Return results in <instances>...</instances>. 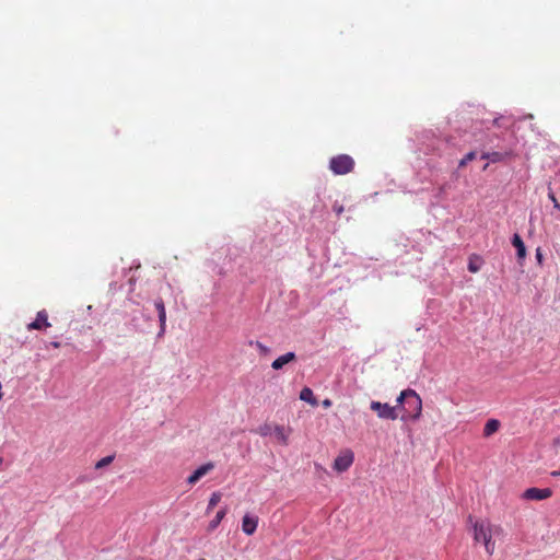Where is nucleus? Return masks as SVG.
Returning <instances> with one entry per match:
<instances>
[{"label": "nucleus", "instance_id": "f257e3e1", "mask_svg": "<svg viewBox=\"0 0 560 560\" xmlns=\"http://www.w3.org/2000/svg\"><path fill=\"white\" fill-rule=\"evenodd\" d=\"M474 539L485 545L488 555L494 552V542L492 541V528L488 521H477L472 525Z\"/></svg>", "mask_w": 560, "mask_h": 560}, {"label": "nucleus", "instance_id": "f03ea898", "mask_svg": "<svg viewBox=\"0 0 560 560\" xmlns=\"http://www.w3.org/2000/svg\"><path fill=\"white\" fill-rule=\"evenodd\" d=\"M402 411L404 413L400 417L402 421H417L420 419L422 400L416 390H410L406 404L402 405Z\"/></svg>", "mask_w": 560, "mask_h": 560}, {"label": "nucleus", "instance_id": "7ed1b4c3", "mask_svg": "<svg viewBox=\"0 0 560 560\" xmlns=\"http://www.w3.org/2000/svg\"><path fill=\"white\" fill-rule=\"evenodd\" d=\"M354 167L353 159L348 154H338L329 161V170L335 175H345L350 173Z\"/></svg>", "mask_w": 560, "mask_h": 560}, {"label": "nucleus", "instance_id": "20e7f679", "mask_svg": "<svg viewBox=\"0 0 560 560\" xmlns=\"http://www.w3.org/2000/svg\"><path fill=\"white\" fill-rule=\"evenodd\" d=\"M370 407L377 413V417L381 419L396 420L398 418L396 408L389 406L386 402L372 401Z\"/></svg>", "mask_w": 560, "mask_h": 560}, {"label": "nucleus", "instance_id": "39448f33", "mask_svg": "<svg viewBox=\"0 0 560 560\" xmlns=\"http://www.w3.org/2000/svg\"><path fill=\"white\" fill-rule=\"evenodd\" d=\"M353 453L351 451H346L335 458L332 468L338 472L347 471L353 464Z\"/></svg>", "mask_w": 560, "mask_h": 560}, {"label": "nucleus", "instance_id": "423d86ee", "mask_svg": "<svg viewBox=\"0 0 560 560\" xmlns=\"http://www.w3.org/2000/svg\"><path fill=\"white\" fill-rule=\"evenodd\" d=\"M551 494L552 491L549 488H528L523 492L522 498L525 500L541 501L550 498Z\"/></svg>", "mask_w": 560, "mask_h": 560}, {"label": "nucleus", "instance_id": "0eeeda50", "mask_svg": "<svg viewBox=\"0 0 560 560\" xmlns=\"http://www.w3.org/2000/svg\"><path fill=\"white\" fill-rule=\"evenodd\" d=\"M50 326L48 322V314L45 310L37 313L35 320L27 325L28 330H42Z\"/></svg>", "mask_w": 560, "mask_h": 560}, {"label": "nucleus", "instance_id": "6e6552de", "mask_svg": "<svg viewBox=\"0 0 560 560\" xmlns=\"http://www.w3.org/2000/svg\"><path fill=\"white\" fill-rule=\"evenodd\" d=\"M513 155V152L511 150H504V151H490V152H483L481 154L482 160H488L491 163H498L503 162L506 159L511 158Z\"/></svg>", "mask_w": 560, "mask_h": 560}, {"label": "nucleus", "instance_id": "1a4fd4ad", "mask_svg": "<svg viewBox=\"0 0 560 560\" xmlns=\"http://www.w3.org/2000/svg\"><path fill=\"white\" fill-rule=\"evenodd\" d=\"M154 306L158 311L159 323H160V330L158 332V337H162L164 335L165 328H166V311H165V305H164L163 300L156 299L154 301Z\"/></svg>", "mask_w": 560, "mask_h": 560}, {"label": "nucleus", "instance_id": "9d476101", "mask_svg": "<svg viewBox=\"0 0 560 560\" xmlns=\"http://www.w3.org/2000/svg\"><path fill=\"white\" fill-rule=\"evenodd\" d=\"M258 516L252 514H245L242 520V530L244 534L253 535L258 526Z\"/></svg>", "mask_w": 560, "mask_h": 560}, {"label": "nucleus", "instance_id": "9b49d317", "mask_svg": "<svg viewBox=\"0 0 560 560\" xmlns=\"http://www.w3.org/2000/svg\"><path fill=\"white\" fill-rule=\"evenodd\" d=\"M214 468V464L212 462L206 463L199 466L188 478L187 482L189 485H195L199 479L206 476Z\"/></svg>", "mask_w": 560, "mask_h": 560}, {"label": "nucleus", "instance_id": "f8f14e48", "mask_svg": "<svg viewBox=\"0 0 560 560\" xmlns=\"http://www.w3.org/2000/svg\"><path fill=\"white\" fill-rule=\"evenodd\" d=\"M296 359V354L293 351H289L280 357H278L276 360L272 361L271 368L276 371L281 370L285 364L294 361Z\"/></svg>", "mask_w": 560, "mask_h": 560}, {"label": "nucleus", "instance_id": "ddd939ff", "mask_svg": "<svg viewBox=\"0 0 560 560\" xmlns=\"http://www.w3.org/2000/svg\"><path fill=\"white\" fill-rule=\"evenodd\" d=\"M511 243L516 248L517 259L520 261L524 260L526 257V247L520 234L515 233L511 240Z\"/></svg>", "mask_w": 560, "mask_h": 560}, {"label": "nucleus", "instance_id": "4468645a", "mask_svg": "<svg viewBox=\"0 0 560 560\" xmlns=\"http://www.w3.org/2000/svg\"><path fill=\"white\" fill-rule=\"evenodd\" d=\"M500 428V421L497 419H489L483 428V435L486 438L491 436L493 433H495Z\"/></svg>", "mask_w": 560, "mask_h": 560}, {"label": "nucleus", "instance_id": "2eb2a0df", "mask_svg": "<svg viewBox=\"0 0 560 560\" xmlns=\"http://www.w3.org/2000/svg\"><path fill=\"white\" fill-rule=\"evenodd\" d=\"M300 399L311 404L312 406L317 405V399L315 398L314 393L310 387L302 388L300 392Z\"/></svg>", "mask_w": 560, "mask_h": 560}, {"label": "nucleus", "instance_id": "dca6fc26", "mask_svg": "<svg viewBox=\"0 0 560 560\" xmlns=\"http://www.w3.org/2000/svg\"><path fill=\"white\" fill-rule=\"evenodd\" d=\"M481 265H482V259L477 255H472L469 257L467 268L470 272L476 273L480 270Z\"/></svg>", "mask_w": 560, "mask_h": 560}, {"label": "nucleus", "instance_id": "f3484780", "mask_svg": "<svg viewBox=\"0 0 560 560\" xmlns=\"http://www.w3.org/2000/svg\"><path fill=\"white\" fill-rule=\"evenodd\" d=\"M226 512H228L226 508H223V509L219 510L217 512L214 518L209 523L208 529L209 530H214L219 526L221 521L224 518V516L226 515Z\"/></svg>", "mask_w": 560, "mask_h": 560}, {"label": "nucleus", "instance_id": "a211bd4d", "mask_svg": "<svg viewBox=\"0 0 560 560\" xmlns=\"http://www.w3.org/2000/svg\"><path fill=\"white\" fill-rule=\"evenodd\" d=\"M273 434L280 443H282L284 445L288 444V433H287L284 427L276 425L273 429Z\"/></svg>", "mask_w": 560, "mask_h": 560}, {"label": "nucleus", "instance_id": "6ab92c4d", "mask_svg": "<svg viewBox=\"0 0 560 560\" xmlns=\"http://www.w3.org/2000/svg\"><path fill=\"white\" fill-rule=\"evenodd\" d=\"M142 318V319H145V320H149L150 319V316L149 315H145L143 312H139L137 314H135L131 318V325L137 329V330H143V328L138 324L139 319Z\"/></svg>", "mask_w": 560, "mask_h": 560}, {"label": "nucleus", "instance_id": "aec40b11", "mask_svg": "<svg viewBox=\"0 0 560 560\" xmlns=\"http://www.w3.org/2000/svg\"><path fill=\"white\" fill-rule=\"evenodd\" d=\"M410 390H412L411 388H407L405 390H402L399 396L397 397L396 399V402H397V406L395 407L396 410L397 409H401L402 410V405L406 404L408 397H409V393Z\"/></svg>", "mask_w": 560, "mask_h": 560}, {"label": "nucleus", "instance_id": "412c9836", "mask_svg": "<svg viewBox=\"0 0 560 560\" xmlns=\"http://www.w3.org/2000/svg\"><path fill=\"white\" fill-rule=\"evenodd\" d=\"M220 500H221V493L213 492L208 502L207 513H209L211 510H213L214 506L220 502Z\"/></svg>", "mask_w": 560, "mask_h": 560}, {"label": "nucleus", "instance_id": "4be33fe9", "mask_svg": "<svg viewBox=\"0 0 560 560\" xmlns=\"http://www.w3.org/2000/svg\"><path fill=\"white\" fill-rule=\"evenodd\" d=\"M114 458H115V455H108V456L101 458L98 462H96L95 469H101V468L108 466L109 464L113 463Z\"/></svg>", "mask_w": 560, "mask_h": 560}, {"label": "nucleus", "instance_id": "5701e85b", "mask_svg": "<svg viewBox=\"0 0 560 560\" xmlns=\"http://www.w3.org/2000/svg\"><path fill=\"white\" fill-rule=\"evenodd\" d=\"M255 348L258 350L259 354L262 357H267L271 353V349L258 340L255 341Z\"/></svg>", "mask_w": 560, "mask_h": 560}, {"label": "nucleus", "instance_id": "b1692460", "mask_svg": "<svg viewBox=\"0 0 560 560\" xmlns=\"http://www.w3.org/2000/svg\"><path fill=\"white\" fill-rule=\"evenodd\" d=\"M477 156V153L475 151H470L468 152L467 154H465V156L459 161V167H463L465 165H467L470 161H472L474 159H476Z\"/></svg>", "mask_w": 560, "mask_h": 560}, {"label": "nucleus", "instance_id": "393cba45", "mask_svg": "<svg viewBox=\"0 0 560 560\" xmlns=\"http://www.w3.org/2000/svg\"><path fill=\"white\" fill-rule=\"evenodd\" d=\"M271 433H273V431L269 424H264L259 428V434L261 436H267L270 435Z\"/></svg>", "mask_w": 560, "mask_h": 560}, {"label": "nucleus", "instance_id": "a878e982", "mask_svg": "<svg viewBox=\"0 0 560 560\" xmlns=\"http://www.w3.org/2000/svg\"><path fill=\"white\" fill-rule=\"evenodd\" d=\"M548 197L552 201L553 207L560 211V203L558 202L555 194L552 191H549Z\"/></svg>", "mask_w": 560, "mask_h": 560}, {"label": "nucleus", "instance_id": "bb28decb", "mask_svg": "<svg viewBox=\"0 0 560 560\" xmlns=\"http://www.w3.org/2000/svg\"><path fill=\"white\" fill-rule=\"evenodd\" d=\"M535 256H536V259H537L538 264H539V265H541V264H542L544 256H542V253H541L540 248H537V249H536V254H535Z\"/></svg>", "mask_w": 560, "mask_h": 560}, {"label": "nucleus", "instance_id": "cd10ccee", "mask_svg": "<svg viewBox=\"0 0 560 560\" xmlns=\"http://www.w3.org/2000/svg\"><path fill=\"white\" fill-rule=\"evenodd\" d=\"M334 211L337 213V215H340L343 212V206L340 205H334L332 207Z\"/></svg>", "mask_w": 560, "mask_h": 560}, {"label": "nucleus", "instance_id": "c85d7f7f", "mask_svg": "<svg viewBox=\"0 0 560 560\" xmlns=\"http://www.w3.org/2000/svg\"><path fill=\"white\" fill-rule=\"evenodd\" d=\"M322 405H323V407H325V408H329V407L332 405V402H331V400H330V399H328V398H327V399H324V400L322 401Z\"/></svg>", "mask_w": 560, "mask_h": 560}, {"label": "nucleus", "instance_id": "c756f323", "mask_svg": "<svg viewBox=\"0 0 560 560\" xmlns=\"http://www.w3.org/2000/svg\"><path fill=\"white\" fill-rule=\"evenodd\" d=\"M552 477H560V470H553L550 474Z\"/></svg>", "mask_w": 560, "mask_h": 560}, {"label": "nucleus", "instance_id": "7c9ffc66", "mask_svg": "<svg viewBox=\"0 0 560 560\" xmlns=\"http://www.w3.org/2000/svg\"><path fill=\"white\" fill-rule=\"evenodd\" d=\"M51 346L54 348H59L60 343L58 341H54V342H51Z\"/></svg>", "mask_w": 560, "mask_h": 560}, {"label": "nucleus", "instance_id": "2f4dec72", "mask_svg": "<svg viewBox=\"0 0 560 560\" xmlns=\"http://www.w3.org/2000/svg\"><path fill=\"white\" fill-rule=\"evenodd\" d=\"M255 341H256V340H248V342H247V343H248V346L255 347Z\"/></svg>", "mask_w": 560, "mask_h": 560}, {"label": "nucleus", "instance_id": "473e14b6", "mask_svg": "<svg viewBox=\"0 0 560 560\" xmlns=\"http://www.w3.org/2000/svg\"><path fill=\"white\" fill-rule=\"evenodd\" d=\"M498 121H499V118H495V119L493 120V122H494L495 125H498Z\"/></svg>", "mask_w": 560, "mask_h": 560}, {"label": "nucleus", "instance_id": "72a5a7b5", "mask_svg": "<svg viewBox=\"0 0 560 560\" xmlns=\"http://www.w3.org/2000/svg\"><path fill=\"white\" fill-rule=\"evenodd\" d=\"M199 560H206V559H199Z\"/></svg>", "mask_w": 560, "mask_h": 560}]
</instances>
